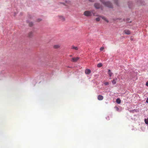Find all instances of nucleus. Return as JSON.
<instances>
[{
	"instance_id": "nucleus-1",
	"label": "nucleus",
	"mask_w": 148,
	"mask_h": 148,
	"mask_svg": "<svg viewBox=\"0 0 148 148\" xmlns=\"http://www.w3.org/2000/svg\"><path fill=\"white\" fill-rule=\"evenodd\" d=\"M94 11L92 10L91 11L86 10L84 12V15L86 16H90L93 15H95V14L93 13Z\"/></svg>"
},
{
	"instance_id": "nucleus-2",
	"label": "nucleus",
	"mask_w": 148,
	"mask_h": 148,
	"mask_svg": "<svg viewBox=\"0 0 148 148\" xmlns=\"http://www.w3.org/2000/svg\"><path fill=\"white\" fill-rule=\"evenodd\" d=\"M100 1L105 6L108 7L109 8H112V5L109 2H104V0H100Z\"/></svg>"
},
{
	"instance_id": "nucleus-3",
	"label": "nucleus",
	"mask_w": 148,
	"mask_h": 148,
	"mask_svg": "<svg viewBox=\"0 0 148 148\" xmlns=\"http://www.w3.org/2000/svg\"><path fill=\"white\" fill-rule=\"evenodd\" d=\"M95 7L97 9H99L101 7L100 4L98 3H96L94 5Z\"/></svg>"
},
{
	"instance_id": "nucleus-4",
	"label": "nucleus",
	"mask_w": 148,
	"mask_h": 148,
	"mask_svg": "<svg viewBox=\"0 0 148 148\" xmlns=\"http://www.w3.org/2000/svg\"><path fill=\"white\" fill-rule=\"evenodd\" d=\"M79 59V58L77 57V58H73L71 59V61L72 62H75L77 61Z\"/></svg>"
},
{
	"instance_id": "nucleus-5",
	"label": "nucleus",
	"mask_w": 148,
	"mask_h": 148,
	"mask_svg": "<svg viewBox=\"0 0 148 148\" xmlns=\"http://www.w3.org/2000/svg\"><path fill=\"white\" fill-rule=\"evenodd\" d=\"M91 71L89 69H86L85 71V73L86 74H89L91 73Z\"/></svg>"
},
{
	"instance_id": "nucleus-6",
	"label": "nucleus",
	"mask_w": 148,
	"mask_h": 148,
	"mask_svg": "<svg viewBox=\"0 0 148 148\" xmlns=\"http://www.w3.org/2000/svg\"><path fill=\"white\" fill-rule=\"evenodd\" d=\"M124 32L126 34L129 35L131 34V32L128 29L125 30L124 31Z\"/></svg>"
},
{
	"instance_id": "nucleus-7",
	"label": "nucleus",
	"mask_w": 148,
	"mask_h": 148,
	"mask_svg": "<svg viewBox=\"0 0 148 148\" xmlns=\"http://www.w3.org/2000/svg\"><path fill=\"white\" fill-rule=\"evenodd\" d=\"M103 98V97L101 95H99L97 97V99L99 100H101Z\"/></svg>"
},
{
	"instance_id": "nucleus-8",
	"label": "nucleus",
	"mask_w": 148,
	"mask_h": 148,
	"mask_svg": "<svg viewBox=\"0 0 148 148\" xmlns=\"http://www.w3.org/2000/svg\"><path fill=\"white\" fill-rule=\"evenodd\" d=\"M108 74L110 77H111L113 73L111 72V70L110 69L108 70Z\"/></svg>"
},
{
	"instance_id": "nucleus-9",
	"label": "nucleus",
	"mask_w": 148,
	"mask_h": 148,
	"mask_svg": "<svg viewBox=\"0 0 148 148\" xmlns=\"http://www.w3.org/2000/svg\"><path fill=\"white\" fill-rule=\"evenodd\" d=\"M100 17L103 20H104L106 22H109L108 20H107L105 17L103 16H100Z\"/></svg>"
},
{
	"instance_id": "nucleus-10",
	"label": "nucleus",
	"mask_w": 148,
	"mask_h": 148,
	"mask_svg": "<svg viewBox=\"0 0 148 148\" xmlns=\"http://www.w3.org/2000/svg\"><path fill=\"white\" fill-rule=\"evenodd\" d=\"M33 32H31L28 34V36L29 37H31L33 36Z\"/></svg>"
},
{
	"instance_id": "nucleus-11",
	"label": "nucleus",
	"mask_w": 148,
	"mask_h": 148,
	"mask_svg": "<svg viewBox=\"0 0 148 148\" xmlns=\"http://www.w3.org/2000/svg\"><path fill=\"white\" fill-rule=\"evenodd\" d=\"M117 80V79H114L112 81V83L113 84H115L116 83V81Z\"/></svg>"
},
{
	"instance_id": "nucleus-12",
	"label": "nucleus",
	"mask_w": 148,
	"mask_h": 148,
	"mask_svg": "<svg viewBox=\"0 0 148 148\" xmlns=\"http://www.w3.org/2000/svg\"><path fill=\"white\" fill-rule=\"evenodd\" d=\"M71 48L72 49H75V50H78V48L77 47H75L74 46H72V47H71Z\"/></svg>"
},
{
	"instance_id": "nucleus-13",
	"label": "nucleus",
	"mask_w": 148,
	"mask_h": 148,
	"mask_svg": "<svg viewBox=\"0 0 148 148\" xmlns=\"http://www.w3.org/2000/svg\"><path fill=\"white\" fill-rule=\"evenodd\" d=\"M60 47V46L59 45H55L53 46V48L55 49H58Z\"/></svg>"
},
{
	"instance_id": "nucleus-14",
	"label": "nucleus",
	"mask_w": 148,
	"mask_h": 148,
	"mask_svg": "<svg viewBox=\"0 0 148 148\" xmlns=\"http://www.w3.org/2000/svg\"><path fill=\"white\" fill-rule=\"evenodd\" d=\"M60 18L61 19V20L62 21H64L65 20V19L62 16H59Z\"/></svg>"
},
{
	"instance_id": "nucleus-15",
	"label": "nucleus",
	"mask_w": 148,
	"mask_h": 148,
	"mask_svg": "<svg viewBox=\"0 0 148 148\" xmlns=\"http://www.w3.org/2000/svg\"><path fill=\"white\" fill-rule=\"evenodd\" d=\"M121 101L119 99H117L116 100V102L118 104H120L121 103Z\"/></svg>"
},
{
	"instance_id": "nucleus-16",
	"label": "nucleus",
	"mask_w": 148,
	"mask_h": 148,
	"mask_svg": "<svg viewBox=\"0 0 148 148\" xmlns=\"http://www.w3.org/2000/svg\"><path fill=\"white\" fill-rule=\"evenodd\" d=\"M102 66V64L101 63H99L97 65V66L98 67H100Z\"/></svg>"
},
{
	"instance_id": "nucleus-17",
	"label": "nucleus",
	"mask_w": 148,
	"mask_h": 148,
	"mask_svg": "<svg viewBox=\"0 0 148 148\" xmlns=\"http://www.w3.org/2000/svg\"><path fill=\"white\" fill-rule=\"evenodd\" d=\"M145 121L146 124H148V119H145Z\"/></svg>"
},
{
	"instance_id": "nucleus-18",
	"label": "nucleus",
	"mask_w": 148,
	"mask_h": 148,
	"mask_svg": "<svg viewBox=\"0 0 148 148\" xmlns=\"http://www.w3.org/2000/svg\"><path fill=\"white\" fill-rule=\"evenodd\" d=\"M96 20L97 21H99L100 20V18H96Z\"/></svg>"
},
{
	"instance_id": "nucleus-19",
	"label": "nucleus",
	"mask_w": 148,
	"mask_h": 148,
	"mask_svg": "<svg viewBox=\"0 0 148 148\" xmlns=\"http://www.w3.org/2000/svg\"><path fill=\"white\" fill-rule=\"evenodd\" d=\"M33 23L32 22H30L29 24V25L30 26H32L33 25Z\"/></svg>"
},
{
	"instance_id": "nucleus-20",
	"label": "nucleus",
	"mask_w": 148,
	"mask_h": 148,
	"mask_svg": "<svg viewBox=\"0 0 148 148\" xmlns=\"http://www.w3.org/2000/svg\"><path fill=\"white\" fill-rule=\"evenodd\" d=\"M104 49V47H101L100 48V51H103V50Z\"/></svg>"
},
{
	"instance_id": "nucleus-21",
	"label": "nucleus",
	"mask_w": 148,
	"mask_h": 148,
	"mask_svg": "<svg viewBox=\"0 0 148 148\" xmlns=\"http://www.w3.org/2000/svg\"><path fill=\"white\" fill-rule=\"evenodd\" d=\"M104 84L106 85H108L109 84V83L108 82H106L104 83Z\"/></svg>"
},
{
	"instance_id": "nucleus-22",
	"label": "nucleus",
	"mask_w": 148,
	"mask_h": 148,
	"mask_svg": "<svg viewBox=\"0 0 148 148\" xmlns=\"http://www.w3.org/2000/svg\"><path fill=\"white\" fill-rule=\"evenodd\" d=\"M42 20L40 18L38 19L37 20V21L38 22H40Z\"/></svg>"
},
{
	"instance_id": "nucleus-23",
	"label": "nucleus",
	"mask_w": 148,
	"mask_h": 148,
	"mask_svg": "<svg viewBox=\"0 0 148 148\" xmlns=\"http://www.w3.org/2000/svg\"><path fill=\"white\" fill-rule=\"evenodd\" d=\"M114 1H115V3H116L117 4V5H118V4L117 3V0H115Z\"/></svg>"
},
{
	"instance_id": "nucleus-24",
	"label": "nucleus",
	"mask_w": 148,
	"mask_h": 148,
	"mask_svg": "<svg viewBox=\"0 0 148 148\" xmlns=\"http://www.w3.org/2000/svg\"><path fill=\"white\" fill-rule=\"evenodd\" d=\"M146 85L147 86H148V81L147 82H146Z\"/></svg>"
},
{
	"instance_id": "nucleus-25",
	"label": "nucleus",
	"mask_w": 148,
	"mask_h": 148,
	"mask_svg": "<svg viewBox=\"0 0 148 148\" xmlns=\"http://www.w3.org/2000/svg\"><path fill=\"white\" fill-rule=\"evenodd\" d=\"M146 102L147 103H148V98H147L146 100Z\"/></svg>"
},
{
	"instance_id": "nucleus-26",
	"label": "nucleus",
	"mask_w": 148,
	"mask_h": 148,
	"mask_svg": "<svg viewBox=\"0 0 148 148\" xmlns=\"http://www.w3.org/2000/svg\"><path fill=\"white\" fill-rule=\"evenodd\" d=\"M89 1H92V0H89Z\"/></svg>"
},
{
	"instance_id": "nucleus-27",
	"label": "nucleus",
	"mask_w": 148,
	"mask_h": 148,
	"mask_svg": "<svg viewBox=\"0 0 148 148\" xmlns=\"http://www.w3.org/2000/svg\"><path fill=\"white\" fill-rule=\"evenodd\" d=\"M70 56L71 57L72 56L71 55H70Z\"/></svg>"
}]
</instances>
